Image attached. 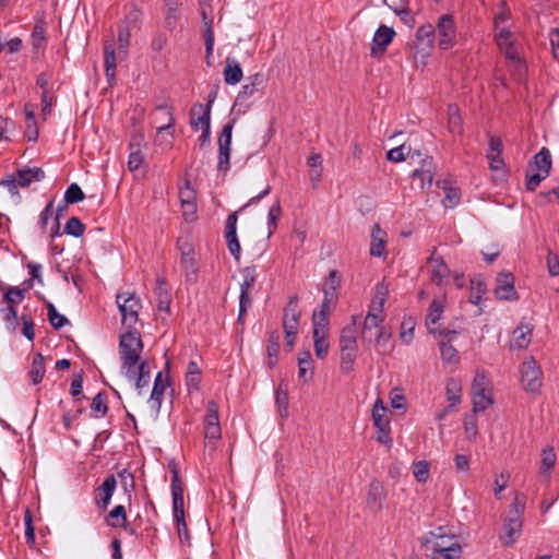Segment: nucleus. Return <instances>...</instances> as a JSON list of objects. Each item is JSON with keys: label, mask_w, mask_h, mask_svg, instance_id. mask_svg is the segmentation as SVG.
Returning <instances> with one entry per match:
<instances>
[{"label": "nucleus", "mask_w": 559, "mask_h": 559, "mask_svg": "<svg viewBox=\"0 0 559 559\" xmlns=\"http://www.w3.org/2000/svg\"><path fill=\"white\" fill-rule=\"evenodd\" d=\"M143 342L141 334L134 328L120 335L119 356L121 370L127 378H134V368L141 361Z\"/></svg>", "instance_id": "1"}, {"label": "nucleus", "mask_w": 559, "mask_h": 559, "mask_svg": "<svg viewBox=\"0 0 559 559\" xmlns=\"http://www.w3.org/2000/svg\"><path fill=\"white\" fill-rule=\"evenodd\" d=\"M524 508L525 497L515 495L513 502L510 504L509 515L504 520L502 533L499 536L504 546L512 545L520 537Z\"/></svg>", "instance_id": "2"}, {"label": "nucleus", "mask_w": 559, "mask_h": 559, "mask_svg": "<svg viewBox=\"0 0 559 559\" xmlns=\"http://www.w3.org/2000/svg\"><path fill=\"white\" fill-rule=\"evenodd\" d=\"M25 289L17 286H7L2 300L0 301V314L5 322L7 329L15 332L19 325L17 306L25 298Z\"/></svg>", "instance_id": "3"}, {"label": "nucleus", "mask_w": 559, "mask_h": 559, "mask_svg": "<svg viewBox=\"0 0 559 559\" xmlns=\"http://www.w3.org/2000/svg\"><path fill=\"white\" fill-rule=\"evenodd\" d=\"M116 302L121 313L122 324L132 329L139 319V311L142 308L141 299L134 293H120L116 296Z\"/></svg>", "instance_id": "4"}, {"label": "nucleus", "mask_w": 559, "mask_h": 559, "mask_svg": "<svg viewBox=\"0 0 559 559\" xmlns=\"http://www.w3.org/2000/svg\"><path fill=\"white\" fill-rule=\"evenodd\" d=\"M521 384L526 392L537 393L543 384V372L534 357L524 359L520 368Z\"/></svg>", "instance_id": "5"}, {"label": "nucleus", "mask_w": 559, "mask_h": 559, "mask_svg": "<svg viewBox=\"0 0 559 559\" xmlns=\"http://www.w3.org/2000/svg\"><path fill=\"white\" fill-rule=\"evenodd\" d=\"M495 41L507 59L513 62H521L515 35L509 27H498V29H495Z\"/></svg>", "instance_id": "6"}, {"label": "nucleus", "mask_w": 559, "mask_h": 559, "mask_svg": "<svg viewBox=\"0 0 559 559\" xmlns=\"http://www.w3.org/2000/svg\"><path fill=\"white\" fill-rule=\"evenodd\" d=\"M421 544L429 550L443 549L459 544L448 527L439 526L421 537Z\"/></svg>", "instance_id": "7"}, {"label": "nucleus", "mask_w": 559, "mask_h": 559, "mask_svg": "<svg viewBox=\"0 0 559 559\" xmlns=\"http://www.w3.org/2000/svg\"><path fill=\"white\" fill-rule=\"evenodd\" d=\"M436 32L439 38L438 45L441 49L448 50L453 47L456 38V26L452 15H441L438 20Z\"/></svg>", "instance_id": "8"}, {"label": "nucleus", "mask_w": 559, "mask_h": 559, "mask_svg": "<svg viewBox=\"0 0 559 559\" xmlns=\"http://www.w3.org/2000/svg\"><path fill=\"white\" fill-rule=\"evenodd\" d=\"M235 123L236 118H233L223 127L221 135L218 136V170L226 171L229 169L231 134Z\"/></svg>", "instance_id": "9"}, {"label": "nucleus", "mask_w": 559, "mask_h": 559, "mask_svg": "<svg viewBox=\"0 0 559 559\" xmlns=\"http://www.w3.org/2000/svg\"><path fill=\"white\" fill-rule=\"evenodd\" d=\"M171 497H173V514L174 520L185 518V502H183V490L181 480L179 478V472L176 467L171 469Z\"/></svg>", "instance_id": "10"}, {"label": "nucleus", "mask_w": 559, "mask_h": 559, "mask_svg": "<svg viewBox=\"0 0 559 559\" xmlns=\"http://www.w3.org/2000/svg\"><path fill=\"white\" fill-rule=\"evenodd\" d=\"M117 487V479L114 474L108 475L103 484L96 489L95 503L106 510Z\"/></svg>", "instance_id": "11"}, {"label": "nucleus", "mask_w": 559, "mask_h": 559, "mask_svg": "<svg viewBox=\"0 0 559 559\" xmlns=\"http://www.w3.org/2000/svg\"><path fill=\"white\" fill-rule=\"evenodd\" d=\"M104 66L107 82L111 86L116 81L117 67L116 44L112 38L104 41Z\"/></svg>", "instance_id": "12"}, {"label": "nucleus", "mask_w": 559, "mask_h": 559, "mask_svg": "<svg viewBox=\"0 0 559 559\" xmlns=\"http://www.w3.org/2000/svg\"><path fill=\"white\" fill-rule=\"evenodd\" d=\"M495 294L501 300L518 299L516 290L514 288V277L511 273H501L497 277V286Z\"/></svg>", "instance_id": "13"}, {"label": "nucleus", "mask_w": 559, "mask_h": 559, "mask_svg": "<svg viewBox=\"0 0 559 559\" xmlns=\"http://www.w3.org/2000/svg\"><path fill=\"white\" fill-rule=\"evenodd\" d=\"M435 164L431 157H426L423 159L420 167L416 168L412 178L415 181H419V187L421 190L426 188H430L435 177Z\"/></svg>", "instance_id": "14"}, {"label": "nucleus", "mask_w": 559, "mask_h": 559, "mask_svg": "<svg viewBox=\"0 0 559 559\" xmlns=\"http://www.w3.org/2000/svg\"><path fill=\"white\" fill-rule=\"evenodd\" d=\"M534 326L527 322H521L512 333V340L510 343L511 349H525L528 347L532 335H533Z\"/></svg>", "instance_id": "15"}, {"label": "nucleus", "mask_w": 559, "mask_h": 559, "mask_svg": "<svg viewBox=\"0 0 559 559\" xmlns=\"http://www.w3.org/2000/svg\"><path fill=\"white\" fill-rule=\"evenodd\" d=\"M265 84L264 75L261 73H255L250 76V82L242 85L241 90L237 94L235 105L241 106L243 105L254 93L263 88Z\"/></svg>", "instance_id": "16"}, {"label": "nucleus", "mask_w": 559, "mask_h": 559, "mask_svg": "<svg viewBox=\"0 0 559 559\" xmlns=\"http://www.w3.org/2000/svg\"><path fill=\"white\" fill-rule=\"evenodd\" d=\"M144 145L143 134H135L132 136L129 147L130 155L128 160V168L130 171L138 170L144 162V155L141 147Z\"/></svg>", "instance_id": "17"}, {"label": "nucleus", "mask_w": 559, "mask_h": 559, "mask_svg": "<svg viewBox=\"0 0 559 559\" xmlns=\"http://www.w3.org/2000/svg\"><path fill=\"white\" fill-rule=\"evenodd\" d=\"M394 36L395 32L392 27L381 25L373 36V46L371 49L372 55H382Z\"/></svg>", "instance_id": "18"}, {"label": "nucleus", "mask_w": 559, "mask_h": 559, "mask_svg": "<svg viewBox=\"0 0 559 559\" xmlns=\"http://www.w3.org/2000/svg\"><path fill=\"white\" fill-rule=\"evenodd\" d=\"M299 317L300 313L297 309V297H293L284 308L282 320L284 331H288L290 333L293 331H298Z\"/></svg>", "instance_id": "19"}, {"label": "nucleus", "mask_w": 559, "mask_h": 559, "mask_svg": "<svg viewBox=\"0 0 559 559\" xmlns=\"http://www.w3.org/2000/svg\"><path fill=\"white\" fill-rule=\"evenodd\" d=\"M20 188H27L32 182H39L45 178V171L39 167H23L15 171Z\"/></svg>", "instance_id": "20"}, {"label": "nucleus", "mask_w": 559, "mask_h": 559, "mask_svg": "<svg viewBox=\"0 0 559 559\" xmlns=\"http://www.w3.org/2000/svg\"><path fill=\"white\" fill-rule=\"evenodd\" d=\"M190 124L194 131H198L200 124L203 127H211V110L210 106L203 104H195L190 110Z\"/></svg>", "instance_id": "21"}, {"label": "nucleus", "mask_w": 559, "mask_h": 559, "mask_svg": "<svg viewBox=\"0 0 559 559\" xmlns=\"http://www.w3.org/2000/svg\"><path fill=\"white\" fill-rule=\"evenodd\" d=\"M386 233L380 228L379 224L372 226L371 241H370V255L376 258L385 257Z\"/></svg>", "instance_id": "22"}, {"label": "nucleus", "mask_w": 559, "mask_h": 559, "mask_svg": "<svg viewBox=\"0 0 559 559\" xmlns=\"http://www.w3.org/2000/svg\"><path fill=\"white\" fill-rule=\"evenodd\" d=\"M428 261L432 264L431 281L440 286L443 280L449 276L450 270L448 265L444 263L442 257L437 254L436 249H433Z\"/></svg>", "instance_id": "23"}, {"label": "nucleus", "mask_w": 559, "mask_h": 559, "mask_svg": "<svg viewBox=\"0 0 559 559\" xmlns=\"http://www.w3.org/2000/svg\"><path fill=\"white\" fill-rule=\"evenodd\" d=\"M385 499V490L379 480H372L369 485L367 504L373 510H380Z\"/></svg>", "instance_id": "24"}, {"label": "nucleus", "mask_w": 559, "mask_h": 559, "mask_svg": "<svg viewBox=\"0 0 559 559\" xmlns=\"http://www.w3.org/2000/svg\"><path fill=\"white\" fill-rule=\"evenodd\" d=\"M551 165L552 160L550 151L547 147H542L540 151L534 155L530 169L540 171L543 176H548Z\"/></svg>", "instance_id": "25"}, {"label": "nucleus", "mask_w": 559, "mask_h": 559, "mask_svg": "<svg viewBox=\"0 0 559 559\" xmlns=\"http://www.w3.org/2000/svg\"><path fill=\"white\" fill-rule=\"evenodd\" d=\"M443 310L444 304L442 300L433 299L431 301L426 317V325L430 334H437V328H435L433 325H436L440 321Z\"/></svg>", "instance_id": "26"}, {"label": "nucleus", "mask_w": 559, "mask_h": 559, "mask_svg": "<svg viewBox=\"0 0 559 559\" xmlns=\"http://www.w3.org/2000/svg\"><path fill=\"white\" fill-rule=\"evenodd\" d=\"M389 295V286L384 281L379 282L374 287V294L369 305V310L383 314L384 304Z\"/></svg>", "instance_id": "27"}, {"label": "nucleus", "mask_w": 559, "mask_h": 559, "mask_svg": "<svg viewBox=\"0 0 559 559\" xmlns=\"http://www.w3.org/2000/svg\"><path fill=\"white\" fill-rule=\"evenodd\" d=\"M134 382L135 389L141 393V390L148 385L151 380V370L147 360H141L134 368V378H128Z\"/></svg>", "instance_id": "28"}, {"label": "nucleus", "mask_w": 559, "mask_h": 559, "mask_svg": "<svg viewBox=\"0 0 559 559\" xmlns=\"http://www.w3.org/2000/svg\"><path fill=\"white\" fill-rule=\"evenodd\" d=\"M224 74V81L228 85H236L238 84L243 76L242 69L240 67V63L235 60L234 58H227L226 64L223 71Z\"/></svg>", "instance_id": "29"}, {"label": "nucleus", "mask_w": 559, "mask_h": 559, "mask_svg": "<svg viewBox=\"0 0 559 559\" xmlns=\"http://www.w3.org/2000/svg\"><path fill=\"white\" fill-rule=\"evenodd\" d=\"M280 332L277 330L270 331L267 333V367L270 369L274 368L277 364V357L280 353Z\"/></svg>", "instance_id": "30"}, {"label": "nucleus", "mask_w": 559, "mask_h": 559, "mask_svg": "<svg viewBox=\"0 0 559 559\" xmlns=\"http://www.w3.org/2000/svg\"><path fill=\"white\" fill-rule=\"evenodd\" d=\"M383 314H377L373 311L369 310L368 314L365 318L362 338L371 343L374 331H377L380 328V324L383 322Z\"/></svg>", "instance_id": "31"}, {"label": "nucleus", "mask_w": 559, "mask_h": 559, "mask_svg": "<svg viewBox=\"0 0 559 559\" xmlns=\"http://www.w3.org/2000/svg\"><path fill=\"white\" fill-rule=\"evenodd\" d=\"M168 383H169V377L166 376L164 378L163 372L159 371L155 377L153 390L151 393V402L157 409H159V407L162 405L163 396H164V393H165V390H166Z\"/></svg>", "instance_id": "32"}, {"label": "nucleus", "mask_w": 559, "mask_h": 559, "mask_svg": "<svg viewBox=\"0 0 559 559\" xmlns=\"http://www.w3.org/2000/svg\"><path fill=\"white\" fill-rule=\"evenodd\" d=\"M312 357L310 352L306 350L300 353L298 357V378L307 383L313 378V366H312Z\"/></svg>", "instance_id": "33"}, {"label": "nucleus", "mask_w": 559, "mask_h": 559, "mask_svg": "<svg viewBox=\"0 0 559 559\" xmlns=\"http://www.w3.org/2000/svg\"><path fill=\"white\" fill-rule=\"evenodd\" d=\"M105 522L110 527H122L128 530L129 523L127 520L126 508L121 504L116 506L105 518Z\"/></svg>", "instance_id": "34"}, {"label": "nucleus", "mask_w": 559, "mask_h": 559, "mask_svg": "<svg viewBox=\"0 0 559 559\" xmlns=\"http://www.w3.org/2000/svg\"><path fill=\"white\" fill-rule=\"evenodd\" d=\"M154 293L157 296V308L159 311H169L170 308V295L166 287V281L158 277L156 280V287Z\"/></svg>", "instance_id": "35"}, {"label": "nucleus", "mask_w": 559, "mask_h": 559, "mask_svg": "<svg viewBox=\"0 0 559 559\" xmlns=\"http://www.w3.org/2000/svg\"><path fill=\"white\" fill-rule=\"evenodd\" d=\"M45 358L40 353H37L33 357L31 369L28 370V377L31 378L32 384L36 385L41 382L46 372Z\"/></svg>", "instance_id": "36"}, {"label": "nucleus", "mask_w": 559, "mask_h": 559, "mask_svg": "<svg viewBox=\"0 0 559 559\" xmlns=\"http://www.w3.org/2000/svg\"><path fill=\"white\" fill-rule=\"evenodd\" d=\"M472 399L475 414L484 412L493 403L490 390L472 392Z\"/></svg>", "instance_id": "37"}, {"label": "nucleus", "mask_w": 559, "mask_h": 559, "mask_svg": "<svg viewBox=\"0 0 559 559\" xmlns=\"http://www.w3.org/2000/svg\"><path fill=\"white\" fill-rule=\"evenodd\" d=\"M312 336L314 342L316 356L320 359H323L329 350V343L325 340L326 330L313 329Z\"/></svg>", "instance_id": "38"}, {"label": "nucleus", "mask_w": 559, "mask_h": 559, "mask_svg": "<svg viewBox=\"0 0 559 559\" xmlns=\"http://www.w3.org/2000/svg\"><path fill=\"white\" fill-rule=\"evenodd\" d=\"M556 453L551 447H547L542 451V462H540V474L543 476L549 477L551 469L556 464Z\"/></svg>", "instance_id": "39"}, {"label": "nucleus", "mask_w": 559, "mask_h": 559, "mask_svg": "<svg viewBox=\"0 0 559 559\" xmlns=\"http://www.w3.org/2000/svg\"><path fill=\"white\" fill-rule=\"evenodd\" d=\"M487 288L485 282L481 277L477 276L471 280V294H469V302L473 305H479L483 299V296L486 294Z\"/></svg>", "instance_id": "40"}, {"label": "nucleus", "mask_w": 559, "mask_h": 559, "mask_svg": "<svg viewBox=\"0 0 559 559\" xmlns=\"http://www.w3.org/2000/svg\"><path fill=\"white\" fill-rule=\"evenodd\" d=\"M200 381L201 370L195 361H190L188 364V370L186 373V384L188 386L189 392L191 390H199Z\"/></svg>", "instance_id": "41"}, {"label": "nucleus", "mask_w": 559, "mask_h": 559, "mask_svg": "<svg viewBox=\"0 0 559 559\" xmlns=\"http://www.w3.org/2000/svg\"><path fill=\"white\" fill-rule=\"evenodd\" d=\"M448 116H449L448 126H449L450 132L453 134L461 133L463 120H462V117L460 115V111H459V108L456 105H449Z\"/></svg>", "instance_id": "42"}, {"label": "nucleus", "mask_w": 559, "mask_h": 559, "mask_svg": "<svg viewBox=\"0 0 559 559\" xmlns=\"http://www.w3.org/2000/svg\"><path fill=\"white\" fill-rule=\"evenodd\" d=\"M461 383L457 380L453 378L448 380L445 394L448 401L450 402V408H453L456 404L461 402Z\"/></svg>", "instance_id": "43"}, {"label": "nucleus", "mask_w": 559, "mask_h": 559, "mask_svg": "<svg viewBox=\"0 0 559 559\" xmlns=\"http://www.w3.org/2000/svg\"><path fill=\"white\" fill-rule=\"evenodd\" d=\"M462 554L460 544L451 545L443 549L431 550V559H459Z\"/></svg>", "instance_id": "44"}, {"label": "nucleus", "mask_w": 559, "mask_h": 559, "mask_svg": "<svg viewBox=\"0 0 559 559\" xmlns=\"http://www.w3.org/2000/svg\"><path fill=\"white\" fill-rule=\"evenodd\" d=\"M436 28L431 24L420 26L416 32L418 41L431 48L435 40Z\"/></svg>", "instance_id": "45"}, {"label": "nucleus", "mask_w": 559, "mask_h": 559, "mask_svg": "<svg viewBox=\"0 0 559 559\" xmlns=\"http://www.w3.org/2000/svg\"><path fill=\"white\" fill-rule=\"evenodd\" d=\"M241 274L243 277L242 283L240 284V293H250L251 287L254 285L257 280L255 266H246L241 270Z\"/></svg>", "instance_id": "46"}, {"label": "nucleus", "mask_w": 559, "mask_h": 559, "mask_svg": "<svg viewBox=\"0 0 559 559\" xmlns=\"http://www.w3.org/2000/svg\"><path fill=\"white\" fill-rule=\"evenodd\" d=\"M167 12L165 15V24L167 28L173 29L178 21V1L177 0H165Z\"/></svg>", "instance_id": "47"}, {"label": "nucleus", "mask_w": 559, "mask_h": 559, "mask_svg": "<svg viewBox=\"0 0 559 559\" xmlns=\"http://www.w3.org/2000/svg\"><path fill=\"white\" fill-rule=\"evenodd\" d=\"M107 395L105 392H98L92 401L91 409L96 414V417H103L108 412Z\"/></svg>", "instance_id": "48"}, {"label": "nucleus", "mask_w": 559, "mask_h": 559, "mask_svg": "<svg viewBox=\"0 0 559 559\" xmlns=\"http://www.w3.org/2000/svg\"><path fill=\"white\" fill-rule=\"evenodd\" d=\"M441 359L445 364H453L459 360L457 350L448 342L441 341L439 344Z\"/></svg>", "instance_id": "49"}, {"label": "nucleus", "mask_w": 559, "mask_h": 559, "mask_svg": "<svg viewBox=\"0 0 559 559\" xmlns=\"http://www.w3.org/2000/svg\"><path fill=\"white\" fill-rule=\"evenodd\" d=\"M47 310H48V320L55 329L59 330L69 323V320L67 319V317H64L63 314H60L52 304L49 302L47 305Z\"/></svg>", "instance_id": "50"}, {"label": "nucleus", "mask_w": 559, "mask_h": 559, "mask_svg": "<svg viewBox=\"0 0 559 559\" xmlns=\"http://www.w3.org/2000/svg\"><path fill=\"white\" fill-rule=\"evenodd\" d=\"M84 231L85 225L78 217L72 216L71 218H69L64 227V233L67 235L79 238L83 236Z\"/></svg>", "instance_id": "51"}, {"label": "nucleus", "mask_w": 559, "mask_h": 559, "mask_svg": "<svg viewBox=\"0 0 559 559\" xmlns=\"http://www.w3.org/2000/svg\"><path fill=\"white\" fill-rule=\"evenodd\" d=\"M84 198V192L76 183H71L64 193V201L69 204L81 202Z\"/></svg>", "instance_id": "52"}, {"label": "nucleus", "mask_w": 559, "mask_h": 559, "mask_svg": "<svg viewBox=\"0 0 559 559\" xmlns=\"http://www.w3.org/2000/svg\"><path fill=\"white\" fill-rule=\"evenodd\" d=\"M70 393L73 396L74 402H79L84 397V395H83V370H81L80 373L73 376Z\"/></svg>", "instance_id": "53"}, {"label": "nucleus", "mask_w": 559, "mask_h": 559, "mask_svg": "<svg viewBox=\"0 0 559 559\" xmlns=\"http://www.w3.org/2000/svg\"><path fill=\"white\" fill-rule=\"evenodd\" d=\"M411 153V147L402 144L397 147L391 148L386 153V158L393 163H400L405 160L406 156Z\"/></svg>", "instance_id": "54"}, {"label": "nucleus", "mask_w": 559, "mask_h": 559, "mask_svg": "<svg viewBox=\"0 0 559 559\" xmlns=\"http://www.w3.org/2000/svg\"><path fill=\"white\" fill-rule=\"evenodd\" d=\"M349 330L347 328H344L341 333L340 338V346H341V355H342V368L347 369V359L349 357V337L347 336V333Z\"/></svg>", "instance_id": "55"}, {"label": "nucleus", "mask_w": 559, "mask_h": 559, "mask_svg": "<svg viewBox=\"0 0 559 559\" xmlns=\"http://www.w3.org/2000/svg\"><path fill=\"white\" fill-rule=\"evenodd\" d=\"M329 309L320 308L319 311H314L312 316L313 329L326 330L329 323Z\"/></svg>", "instance_id": "56"}, {"label": "nucleus", "mask_w": 559, "mask_h": 559, "mask_svg": "<svg viewBox=\"0 0 559 559\" xmlns=\"http://www.w3.org/2000/svg\"><path fill=\"white\" fill-rule=\"evenodd\" d=\"M204 424L205 426L219 425L218 405L213 400L207 402Z\"/></svg>", "instance_id": "57"}, {"label": "nucleus", "mask_w": 559, "mask_h": 559, "mask_svg": "<svg viewBox=\"0 0 559 559\" xmlns=\"http://www.w3.org/2000/svg\"><path fill=\"white\" fill-rule=\"evenodd\" d=\"M341 284V275L336 270H333L330 272L324 285H323V293H332L337 294V288Z\"/></svg>", "instance_id": "58"}, {"label": "nucleus", "mask_w": 559, "mask_h": 559, "mask_svg": "<svg viewBox=\"0 0 559 559\" xmlns=\"http://www.w3.org/2000/svg\"><path fill=\"white\" fill-rule=\"evenodd\" d=\"M413 474L419 483H425L429 477V464L426 461L415 462L413 465Z\"/></svg>", "instance_id": "59"}, {"label": "nucleus", "mask_w": 559, "mask_h": 559, "mask_svg": "<svg viewBox=\"0 0 559 559\" xmlns=\"http://www.w3.org/2000/svg\"><path fill=\"white\" fill-rule=\"evenodd\" d=\"M499 5L501 8V11L495 16V29H498V27H507L506 22H508L511 17V13L509 8L507 7V2L504 0H501Z\"/></svg>", "instance_id": "60"}, {"label": "nucleus", "mask_w": 559, "mask_h": 559, "mask_svg": "<svg viewBox=\"0 0 559 559\" xmlns=\"http://www.w3.org/2000/svg\"><path fill=\"white\" fill-rule=\"evenodd\" d=\"M547 176H543L540 171L528 170L525 179V187L528 191H535L536 188Z\"/></svg>", "instance_id": "61"}, {"label": "nucleus", "mask_w": 559, "mask_h": 559, "mask_svg": "<svg viewBox=\"0 0 559 559\" xmlns=\"http://www.w3.org/2000/svg\"><path fill=\"white\" fill-rule=\"evenodd\" d=\"M275 401L278 406L281 417L285 418L288 416V393L282 391L281 388L275 393Z\"/></svg>", "instance_id": "62"}, {"label": "nucleus", "mask_w": 559, "mask_h": 559, "mask_svg": "<svg viewBox=\"0 0 559 559\" xmlns=\"http://www.w3.org/2000/svg\"><path fill=\"white\" fill-rule=\"evenodd\" d=\"M179 199L180 203L197 201L195 190L192 188L189 180H186L183 186L179 189Z\"/></svg>", "instance_id": "63"}, {"label": "nucleus", "mask_w": 559, "mask_h": 559, "mask_svg": "<svg viewBox=\"0 0 559 559\" xmlns=\"http://www.w3.org/2000/svg\"><path fill=\"white\" fill-rule=\"evenodd\" d=\"M391 338V331L386 326H380L377 331L373 333L372 342L377 346H385Z\"/></svg>", "instance_id": "64"}]
</instances>
